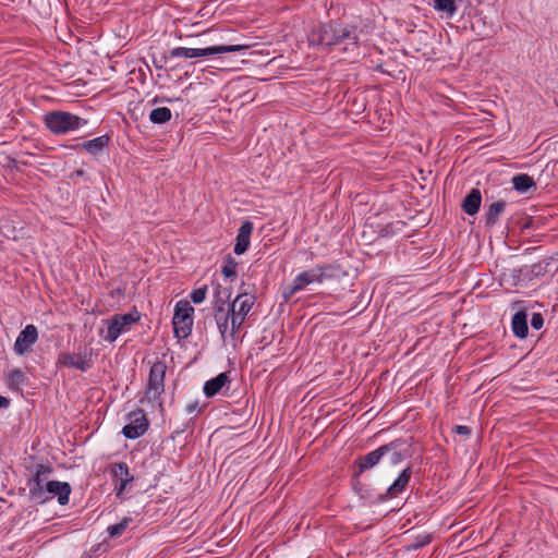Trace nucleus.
Returning a JSON list of instances; mask_svg holds the SVG:
<instances>
[{"label":"nucleus","mask_w":558,"mask_h":558,"mask_svg":"<svg viewBox=\"0 0 558 558\" xmlns=\"http://www.w3.org/2000/svg\"><path fill=\"white\" fill-rule=\"evenodd\" d=\"M359 28L345 23H323L314 27L308 35L312 46L323 48L341 47L342 51H350L359 47Z\"/></svg>","instance_id":"1"},{"label":"nucleus","mask_w":558,"mask_h":558,"mask_svg":"<svg viewBox=\"0 0 558 558\" xmlns=\"http://www.w3.org/2000/svg\"><path fill=\"white\" fill-rule=\"evenodd\" d=\"M341 268L337 264H320L298 274L292 283L283 290V298L289 301L296 292L304 290L312 283H323L328 280L338 279Z\"/></svg>","instance_id":"2"},{"label":"nucleus","mask_w":558,"mask_h":558,"mask_svg":"<svg viewBox=\"0 0 558 558\" xmlns=\"http://www.w3.org/2000/svg\"><path fill=\"white\" fill-rule=\"evenodd\" d=\"M231 294V288H223L219 283L214 287L213 315L222 338L226 337L231 324L233 313V302L230 303Z\"/></svg>","instance_id":"3"},{"label":"nucleus","mask_w":558,"mask_h":558,"mask_svg":"<svg viewBox=\"0 0 558 558\" xmlns=\"http://www.w3.org/2000/svg\"><path fill=\"white\" fill-rule=\"evenodd\" d=\"M44 123L51 133L60 135L81 129L87 121L74 113L56 110L45 114Z\"/></svg>","instance_id":"4"},{"label":"nucleus","mask_w":558,"mask_h":558,"mask_svg":"<svg viewBox=\"0 0 558 558\" xmlns=\"http://www.w3.org/2000/svg\"><path fill=\"white\" fill-rule=\"evenodd\" d=\"M193 313L194 308L187 301H179L174 307L172 318L173 333L179 340L186 339L193 327Z\"/></svg>","instance_id":"5"},{"label":"nucleus","mask_w":558,"mask_h":558,"mask_svg":"<svg viewBox=\"0 0 558 558\" xmlns=\"http://www.w3.org/2000/svg\"><path fill=\"white\" fill-rule=\"evenodd\" d=\"M141 319V314L134 307L126 314H116L108 322L107 333L104 339L108 342H114L122 333L130 330L131 326Z\"/></svg>","instance_id":"6"},{"label":"nucleus","mask_w":558,"mask_h":558,"mask_svg":"<svg viewBox=\"0 0 558 558\" xmlns=\"http://www.w3.org/2000/svg\"><path fill=\"white\" fill-rule=\"evenodd\" d=\"M167 365L165 362H155L149 371L148 384L145 390V399L149 403L158 401L159 397L165 390V376Z\"/></svg>","instance_id":"7"},{"label":"nucleus","mask_w":558,"mask_h":558,"mask_svg":"<svg viewBox=\"0 0 558 558\" xmlns=\"http://www.w3.org/2000/svg\"><path fill=\"white\" fill-rule=\"evenodd\" d=\"M254 303L255 296L246 292L239 293L233 300V313L231 314L230 324L231 336H235L240 331Z\"/></svg>","instance_id":"8"},{"label":"nucleus","mask_w":558,"mask_h":558,"mask_svg":"<svg viewBox=\"0 0 558 558\" xmlns=\"http://www.w3.org/2000/svg\"><path fill=\"white\" fill-rule=\"evenodd\" d=\"M57 365L78 369L81 372H87L93 365L92 352H87L86 349L73 353L63 352L59 354Z\"/></svg>","instance_id":"9"},{"label":"nucleus","mask_w":558,"mask_h":558,"mask_svg":"<svg viewBox=\"0 0 558 558\" xmlns=\"http://www.w3.org/2000/svg\"><path fill=\"white\" fill-rule=\"evenodd\" d=\"M130 423L122 428V434L128 439H137L143 436L148 427L149 421L142 409L129 413Z\"/></svg>","instance_id":"10"},{"label":"nucleus","mask_w":558,"mask_h":558,"mask_svg":"<svg viewBox=\"0 0 558 558\" xmlns=\"http://www.w3.org/2000/svg\"><path fill=\"white\" fill-rule=\"evenodd\" d=\"M410 444L403 438L381 445L383 458L387 456L391 465L400 464L409 456Z\"/></svg>","instance_id":"11"},{"label":"nucleus","mask_w":558,"mask_h":558,"mask_svg":"<svg viewBox=\"0 0 558 558\" xmlns=\"http://www.w3.org/2000/svg\"><path fill=\"white\" fill-rule=\"evenodd\" d=\"M38 340V329L35 325H26L25 328L19 333L13 351L17 356H23L32 352L33 345Z\"/></svg>","instance_id":"12"},{"label":"nucleus","mask_w":558,"mask_h":558,"mask_svg":"<svg viewBox=\"0 0 558 558\" xmlns=\"http://www.w3.org/2000/svg\"><path fill=\"white\" fill-rule=\"evenodd\" d=\"M50 471L49 466L44 464L37 465L36 473L29 488V496L33 500L37 502H45L48 500V497L45 496L44 481L45 476L50 473Z\"/></svg>","instance_id":"13"},{"label":"nucleus","mask_w":558,"mask_h":558,"mask_svg":"<svg viewBox=\"0 0 558 558\" xmlns=\"http://www.w3.org/2000/svg\"><path fill=\"white\" fill-rule=\"evenodd\" d=\"M412 469L411 466L405 468L401 471L399 476L393 481V483L386 489L385 494L379 495V501H385L387 499L396 498L398 495L402 494L411 480Z\"/></svg>","instance_id":"14"},{"label":"nucleus","mask_w":558,"mask_h":558,"mask_svg":"<svg viewBox=\"0 0 558 558\" xmlns=\"http://www.w3.org/2000/svg\"><path fill=\"white\" fill-rule=\"evenodd\" d=\"M109 471L111 476L120 482V484L114 487L117 496H120L134 477L131 475L130 469L125 462L112 463Z\"/></svg>","instance_id":"15"},{"label":"nucleus","mask_w":558,"mask_h":558,"mask_svg":"<svg viewBox=\"0 0 558 558\" xmlns=\"http://www.w3.org/2000/svg\"><path fill=\"white\" fill-rule=\"evenodd\" d=\"M45 492L51 495L48 497V500L56 496L58 498L59 505L65 506L70 501L72 487L66 482L49 481L46 483Z\"/></svg>","instance_id":"16"},{"label":"nucleus","mask_w":558,"mask_h":558,"mask_svg":"<svg viewBox=\"0 0 558 558\" xmlns=\"http://www.w3.org/2000/svg\"><path fill=\"white\" fill-rule=\"evenodd\" d=\"M250 48H251V45H248V44L218 45V46H211V47H207V48H195V58L209 57V56L227 53V52H238V51L247 50Z\"/></svg>","instance_id":"17"},{"label":"nucleus","mask_w":558,"mask_h":558,"mask_svg":"<svg viewBox=\"0 0 558 558\" xmlns=\"http://www.w3.org/2000/svg\"><path fill=\"white\" fill-rule=\"evenodd\" d=\"M381 459L383 452L380 446L365 456L357 458L354 462L357 469L354 475L360 476L362 473L372 470L380 463Z\"/></svg>","instance_id":"18"},{"label":"nucleus","mask_w":558,"mask_h":558,"mask_svg":"<svg viewBox=\"0 0 558 558\" xmlns=\"http://www.w3.org/2000/svg\"><path fill=\"white\" fill-rule=\"evenodd\" d=\"M254 229L253 222L244 221L238 230L236 242L233 248L234 254H244L250 246V238Z\"/></svg>","instance_id":"19"},{"label":"nucleus","mask_w":558,"mask_h":558,"mask_svg":"<svg viewBox=\"0 0 558 558\" xmlns=\"http://www.w3.org/2000/svg\"><path fill=\"white\" fill-rule=\"evenodd\" d=\"M482 204V193L478 189H472L463 198L461 208L469 215L474 216L478 213Z\"/></svg>","instance_id":"20"},{"label":"nucleus","mask_w":558,"mask_h":558,"mask_svg":"<svg viewBox=\"0 0 558 558\" xmlns=\"http://www.w3.org/2000/svg\"><path fill=\"white\" fill-rule=\"evenodd\" d=\"M230 384V378L227 372L218 374L216 377L207 380L204 384L203 391L207 398H211L219 393L222 388Z\"/></svg>","instance_id":"21"},{"label":"nucleus","mask_w":558,"mask_h":558,"mask_svg":"<svg viewBox=\"0 0 558 558\" xmlns=\"http://www.w3.org/2000/svg\"><path fill=\"white\" fill-rule=\"evenodd\" d=\"M506 202L500 199L492 203L486 207L484 214V221L486 227L492 228L498 222L500 216L504 214L506 209Z\"/></svg>","instance_id":"22"},{"label":"nucleus","mask_w":558,"mask_h":558,"mask_svg":"<svg viewBox=\"0 0 558 558\" xmlns=\"http://www.w3.org/2000/svg\"><path fill=\"white\" fill-rule=\"evenodd\" d=\"M109 141L110 137L108 135H101L78 144V147L86 150L88 154L96 156L108 146Z\"/></svg>","instance_id":"23"},{"label":"nucleus","mask_w":558,"mask_h":558,"mask_svg":"<svg viewBox=\"0 0 558 558\" xmlns=\"http://www.w3.org/2000/svg\"><path fill=\"white\" fill-rule=\"evenodd\" d=\"M511 327L515 337L524 339L527 336V315L524 311H519L512 316Z\"/></svg>","instance_id":"24"},{"label":"nucleus","mask_w":558,"mask_h":558,"mask_svg":"<svg viewBox=\"0 0 558 558\" xmlns=\"http://www.w3.org/2000/svg\"><path fill=\"white\" fill-rule=\"evenodd\" d=\"M512 186L518 193H526L531 187L535 186V182L532 177L520 173L512 178Z\"/></svg>","instance_id":"25"},{"label":"nucleus","mask_w":558,"mask_h":558,"mask_svg":"<svg viewBox=\"0 0 558 558\" xmlns=\"http://www.w3.org/2000/svg\"><path fill=\"white\" fill-rule=\"evenodd\" d=\"M432 4L437 12L445 14L448 19L453 17L458 11L456 0H433Z\"/></svg>","instance_id":"26"},{"label":"nucleus","mask_w":558,"mask_h":558,"mask_svg":"<svg viewBox=\"0 0 558 558\" xmlns=\"http://www.w3.org/2000/svg\"><path fill=\"white\" fill-rule=\"evenodd\" d=\"M172 118V112L167 107H158L150 111L149 121L154 124H163L170 121Z\"/></svg>","instance_id":"27"},{"label":"nucleus","mask_w":558,"mask_h":558,"mask_svg":"<svg viewBox=\"0 0 558 558\" xmlns=\"http://www.w3.org/2000/svg\"><path fill=\"white\" fill-rule=\"evenodd\" d=\"M27 377L21 369H13L8 376V385L12 389H19L26 385Z\"/></svg>","instance_id":"28"},{"label":"nucleus","mask_w":558,"mask_h":558,"mask_svg":"<svg viewBox=\"0 0 558 558\" xmlns=\"http://www.w3.org/2000/svg\"><path fill=\"white\" fill-rule=\"evenodd\" d=\"M550 266L549 260H542L535 263L529 267L530 275L533 277H542L548 271V267Z\"/></svg>","instance_id":"29"},{"label":"nucleus","mask_w":558,"mask_h":558,"mask_svg":"<svg viewBox=\"0 0 558 558\" xmlns=\"http://www.w3.org/2000/svg\"><path fill=\"white\" fill-rule=\"evenodd\" d=\"M170 57L193 59L195 58V48L175 47L170 51Z\"/></svg>","instance_id":"30"},{"label":"nucleus","mask_w":558,"mask_h":558,"mask_svg":"<svg viewBox=\"0 0 558 558\" xmlns=\"http://www.w3.org/2000/svg\"><path fill=\"white\" fill-rule=\"evenodd\" d=\"M236 267H238V263L235 262V259L232 257H228L221 268V272L226 278L235 277Z\"/></svg>","instance_id":"31"},{"label":"nucleus","mask_w":558,"mask_h":558,"mask_svg":"<svg viewBox=\"0 0 558 558\" xmlns=\"http://www.w3.org/2000/svg\"><path fill=\"white\" fill-rule=\"evenodd\" d=\"M128 524H129V520L128 519H123L122 521L113 524V525H110L108 526L107 531L109 533V535L111 537H118V536H121L124 531L126 530L128 527Z\"/></svg>","instance_id":"32"},{"label":"nucleus","mask_w":558,"mask_h":558,"mask_svg":"<svg viewBox=\"0 0 558 558\" xmlns=\"http://www.w3.org/2000/svg\"><path fill=\"white\" fill-rule=\"evenodd\" d=\"M206 294H207V287L204 286L202 288H198V289H195L192 291L191 300L195 304H199V303L204 302V300L206 299Z\"/></svg>","instance_id":"33"},{"label":"nucleus","mask_w":558,"mask_h":558,"mask_svg":"<svg viewBox=\"0 0 558 558\" xmlns=\"http://www.w3.org/2000/svg\"><path fill=\"white\" fill-rule=\"evenodd\" d=\"M432 542V536L429 534H422L415 538V543L412 545L413 549H417L423 547Z\"/></svg>","instance_id":"34"},{"label":"nucleus","mask_w":558,"mask_h":558,"mask_svg":"<svg viewBox=\"0 0 558 558\" xmlns=\"http://www.w3.org/2000/svg\"><path fill=\"white\" fill-rule=\"evenodd\" d=\"M544 325V318L541 313H534L531 318L532 328L539 330Z\"/></svg>","instance_id":"35"},{"label":"nucleus","mask_w":558,"mask_h":558,"mask_svg":"<svg viewBox=\"0 0 558 558\" xmlns=\"http://www.w3.org/2000/svg\"><path fill=\"white\" fill-rule=\"evenodd\" d=\"M453 432L458 435H462L464 437H469L471 435V429L465 425H456L453 427Z\"/></svg>","instance_id":"36"},{"label":"nucleus","mask_w":558,"mask_h":558,"mask_svg":"<svg viewBox=\"0 0 558 558\" xmlns=\"http://www.w3.org/2000/svg\"><path fill=\"white\" fill-rule=\"evenodd\" d=\"M195 411H201V407H199L198 401H194V402H192V403L186 405V413L187 414H192Z\"/></svg>","instance_id":"37"},{"label":"nucleus","mask_w":558,"mask_h":558,"mask_svg":"<svg viewBox=\"0 0 558 558\" xmlns=\"http://www.w3.org/2000/svg\"><path fill=\"white\" fill-rule=\"evenodd\" d=\"M71 178L72 179H74V178H83V179H85L86 178V172L83 169H77L74 172H72Z\"/></svg>","instance_id":"38"},{"label":"nucleus","mask_w":558,"mask_h":558,"mask_svg":"<svg viewBox=\"0 0 558 558\" xmlns=\"http://www.w3.org/2000/svg\"><path fill=\"white\" fill-rule=\"evenodd\" d=\"M8 404H9V400L5 397L0 396V408L7 407Z\"/></svg>","instance_id":"39"},{"label":"nucleus","mask_w":558,"mask_h":558,"mask_svg":"<svg viewBox=\"0 0 558 558\" xmlns=\"http://www.w3.org/2000/svg\"><path fill=\"white\" fill-rule=\"evenodd\" d=\"M157 101H158V98H157V97L153 99V102H154V104H156Z\"/></svg>","instance_id":"40"}]
</instances>
